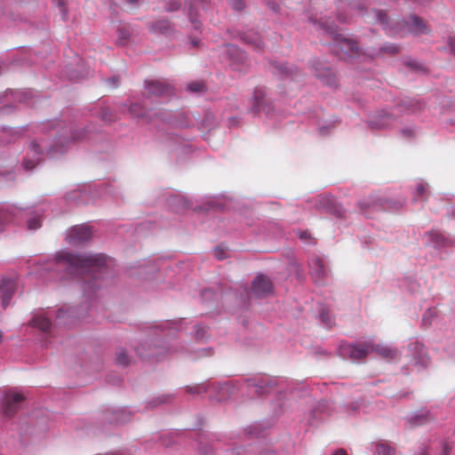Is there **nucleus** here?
I'll use <instances>...</instances> for the list:
<instances>
[{
	"instance_id": "1",
	"label": "nucleus",
	"mask_w": 455,
	"mask_h": 455,
	"mask_svg": "<svg viewBox=\"0 0 455 455\" xmlns=\"http://www.w3.org/2000/svg\"><path fill=\"white\" fill-rule=\"evenodd\" d=\"M58 265H64L71 274L90 275L94 279L106 269V257L97 255H78L61 252L56 255Z\"/></svg>"
},
{
	"instance_id": "33",
	"label": "nucleus",
	"mask_w": 455,
	"mask_h": 455,
	"mask_svg": "<svg viewBox=\"0 0 455 455\" xmlns=\"http://www.w3.org/2000/svg\"><path fill=\"white\" fill-rule=\"evenodd\" d=\"M426 192V188L423 184H419L417 186V194L419 196H423Z\"/></svg>"
},
{
	"instance_id": "23",
	"label": "nucleus",
	"mask_w": 455,
	"mask_h": 455,
	"mask_svg": "<svg viewBox=\"0 0 455 455\" xmlns=\"http://www.w3.org/2000/svg\"><path fill=\"white\" fill-rule=\"evenodd\" d=\"M204 84L203 82H192L188 84V89L194 92H200L204 90Z\"/></svg>"
},
{
	"instance_id": "44",
	"label": "nucleus",
	"mask_w": 455,
	"mask_h": 455,
	"mask_svg": "<svg viewBox=\"0 0 455 455\" xmlns=\"http://www.w3.org/2000/svg\"><path fill=\"white\" fill-rule=\"evenodd\" d=\"M416 420H417L416 424H422L423 423V420H422L421 417H417Z\"/></svg>"
},
{
	"instance_id": "26",
	"label": "nucleus",
	"mask_w": 455,
	"mask_h": 455,
	"mask_svg": "<svg viewBox=\"0 0 455 455\" xmlns=\"http://www.w3.org/2000/svg\"><path fill=\"white\" fill-rule=\"evenodd\" d=\"M280 71L284 74L285 76H292L296 72H297V68H294V67H288V66H282L280 68Z\"/></svg>"
},
{
	"instance_id": "28",
	"label": "nucleus",
	"mask_w": 455,
	"mask_h": 455,
	"mask_svg": "<svg viewBox=\"0 0 455 455\" xmlns=\"http://www.w3.org/2000/svg\"><path fill=\"white\" fill-rule=\"evenodd\" d=\"M41 227V221L39 219H31L28 221V228L29 229L35 230Z\"/></svg>"
},
{
	"instance_id": "24",
	"label": "nucleus",
	"mask_w": 455,
	"mask_h": 455,
	"mask_svg": "<svg viewBox=\"0 0 455 455\" xmlns=\"http://www.w3.org/2000/svg\"><path fill=\"white\" fill-rule=\"evenodd\" d=\"M153 28L156 30L164 33L169 28V22L165 20L157 21Z\"/></svg>"
},
{
	"instance_id": "41",
	"label": "nucleus",
	"mask_w": 455,
	"mask_h": 455,
	"mask_svg": "<svg viewBox=\"0 0 455 455\" xmlns=\"http://www.w3.org/2000/svg\"><path fill=\"white\" fill-rule=\"evenodd\" d=\"M450 45L451 50L455 52V39H451Z\"/></svg>"
},
{
	"instance_id": "11",
	"label": "nucleus",
	"mask_w": 455,
	"mask_h": 455,
	"mask_svg": "<svg viewBox=\"0 0 455 455\" xmlns=\"http://www.w3.org/2000/svg\"><path fill=\"white\" fill-rule=\"evenodd\" d=\"M311 274L314 276L315 282L323 283L327 272L325 267L321 259L315 258L311 263Z\"/></svg>"
},
{
	"instance_id": "50",
	"label": "nucleus",
	"mask_w": 455,
	"mask_h": 455,
	"mask_svg": "<svg viewBox=\"0 0 455 455\" xmlns=\"http://www.w3.org/2000/svg\"><path fill=\"white\" fill-rule=\"evenodd\" d=\"M82 138H83V137H81L80 135H78V136H74V138H73V139H74L75 140H80V139H82Z\"/></svg>"
},
{
	"instance_id": "55",
	"label": "nucleus",
	"mask_w": 455,
	"mask_h": 455,
	"mask_svg": "<svg viewBox=\"0 0 455 455\" xmlns=\"http://www.w3.org/2000/svg\"><path fill=\"white\" fill-rule=\"evenodd\" d=\"M177 8H178V6L173 7V8H171V11H173V10H175V9H177Z\"/></svg>"
},
{
	"instance_id": "21",
	"label": "nucleus",
	"mask_w": 455,
	"mask_h": 455,
	"mask_svg": "<svg viewBox=\"0 0 455 455\" xmlns=\"http://www.w3.org/2000/svg\"><path fill=\"white\" fill-rule=\"evenodd\" d=\"M116 362L121 365H128L130 358L124 349H120L116 353Z\"/></svg>"
},
{
	"instance_id": "52",
	"label": "nucleus",
	"mask_w": 455,
	"mask_h": 455,
	"mask_svg": "<svg viewBox=\"0 0 455 455\" xmlns=\"http://www.w3.org/2000/svg\"><path fill=\"white\" fill-rule=\"evenodd\" d=\"M419 455H428L427 451L420 453Z\"/></svg>"
},
{
	"instance_id": "43",
	"label": "nucleus",
	"mask_w": 455,
	"mask_h": 455,
	"mask_svg": "<svg viewBox=\"0 0 455 455\" xmlns=\"http://www.w3.org/2000/svg\"><path fill=\"white\" fill-rule=\"evenodd\" d=\"M64 315V312L60 309L57 315V318L60 319V317H62Z\"/></svg>"
},
{
	"instance_id": "9",
	"label": "nucleus",
	"mask_w": 455,
	"mask_h": 455,
	"mask_svg": "<svg viewBox=\"0 0 455 455\" xmlns=\"http://www.w3.org/2000/svg\"><path fill=\"white\" fill-rule=\"evenodd\" d=\"M371 352H375L382 358L387 360H393L398 357L399 353L396 349H394L388 346L383 344H374L372 341V347H371Z\"/></svg>"
},
{
	"instance_id": "12",
	"label": "nucleus",
	"mask_w": 455,
	"mask_h": 455,
	"mask_svg": "<svg viewBox=\"0 0 455 455\" xmlns=\"http://www.w3.org/2000/svg\"><path fill=\"white\" fill-rule=\"evenodd\" d=\"M315 76L323 81V83L332 86L336 84L335 75L329 68H315Z\"/></svg>"
},
{
	"instance_id": "7",
	"label": "nucleus",
	"mask_w": 455,
	"mask_h": 455,
	"mask_svg": "<svg viewBox=\"0 0 455 455\" xmlns=\"http://www.w3.org/2000/svg\"><path fill=\"white\" fill-rule=\"evenodd\" d=\"M172 92V86L160 81L152 80L147 83L146 92L150 96L170 94Z\"/></svg>"
},
{
	"instance_id": "10",
	"label": "nucleus",
	"mask_w": 455,
	"mask_h": 455,
	"mask_svg": "<svg viewBox=\"0 0 455 455\" xmlns=\"http://www.w3.org/2000/svg\"><path fill=\"white\" fill-rule=\"evenodd\" d=\"M0 293L3 307H6L14 293V283L12 280H3L0 283Z\"/></svg>"
},
{
	"instance_id": "48",
	"label": "nucleus",
	"mask_w": 455,
	"mask_h": 455,
	"mask_svg": "<svg viewBox=\"0 0 455 455\" xmlns=\"http://www.w3.org/2000/svg\"><path fill=\"white\" fill-rule=\"evenodd\" d=\"M9 177H10V180H13L14 179V174L10 172L8 173Z\"/></svg>"
},
{
	"instance_id": "14",
	"label": "nucleus",
	"mask_w": 455,
	"mask_h": 455,
	"mask_svg": "<svg viewBox=\"0 0 455 455\" xmlns=\"http://www.w3.org/2000/svg\"><path fill=\"white\" fill-rule=\"evenodd\" d=\"M33 327L38 328L40 331L47 332L50 331L52 323L47 317L44 315H35L29 322Z\"/></svg>"
},
{
	"instance_id": "31",
	"label": "nucleus",
	"mask_w": 455,
	"mask_h": 455,
	"mask_svg": "<svg viewBox=\"0 0 455 455\" xmlns=\"http://www.w3.org/2000/svg\"><path fill=\"white\" fill-rule=\"evenodd\" d=\"M233 7L235 10L241 11L244 7V4L242 0H235L233 2Z\"/></svg>"
},
{
	"instance_id": "27",
	"label": "nucleus",
	"mask_w": 455,
	"mask_h": 455,
	"mask_svg": "<svg viewBox=\"0 0 455 455\" xmlns=\"http://www.w3.org/2000/svg\"><path fill=\"white\" fill-rule=\"evenodd\" d=\"M101 119L105 122H112L114 120L112 112L108 108L102 109Z\"/></svg>"
},
{
	"instance_id": "19",
	"label": "nucleus",
	"mask_w": 455,
	"mask_h": 455,
	"mask_svg": "<svg viewBox=\"0 0 455 455\" xmlns=\"http://www.w3.org/2000/svg\"><path fill=\"white\" fill-rule=\"evenodd\" d=\"M411 28L415 33H427V27L423 20L419 17H411Z\"/></svg>"
},
{
	"instance_id": "2",
	"label": "nucleus",
	"mask_w": 455,
	"mask_h": 455,
	"mask_svg": "<svg viewBox=\"0 0 455 455\" xmlns=\"http://www.w3.org/2000/svg\"><path fill=\"white\" fill-rule=\"evenodd\" d=\"M25 400V396L18 392H7L3 401V411L5 416H12L20 409L21 403Z\"/></svg>"
},
{
	"instance_id": "37",
	"label": "nucleus",
	"mask_w": 455,
	"mask_h": 455,
	"mask_svg": "<svg viewBox=\"0 0 455 455\" xmlns=\"http://www.w3.org/2000/svg\"><path fill=\"white\" fill-rule=\"evenodd\" d=\"M108 82L113 84V87H116L117 85L118 79L116 77H112Z\"/></svg>"
},
{
	"instance_id": "25",
	"label": "nucleus",
	"mask_w": 455,
	"mask_h": 455,
	"mask_svg": "<svg viewBox=\"0 0 455 455\" xmlns=\"http://www.w3.org/2000/svg\"><path fill=\"white\" fill-rule=\"evenodd\" d=\"M37 164H38V158L32 159V160L26 159L23 161L22 165L26 170H32L36 166Z\"/></svg>"
},
{
	"instance_id": "39",
	"label": "nucleus",
	"mask_w": 455,
	"mask_h": 455,
	"mask_svg": "<svg viewBox=\"0 0 455 455\" xmlns=\"http://www.w3.org/2000/svg\"><path fill=\"white\" fill-rule=\"evenodd\" d=\"M333 455H347V454L345 450L340 449V450L336 451Z\"/></svg>"
},
{
	"instance_id": "17",
	"label": "nucleus",
	"mask_w": 455,
	"mask_h": 455,
	"mask_svg": "<svg viewBox=\"0 0 455 455\" xmlns=\"http://www.w3.org/2000/svg\"><path fill=\"white\" fill-rule=\"evenodd\" d=\"M394 448L386 443L379 442L375 444V455H394Z\"/></svg>"
},
{
	"instance_id": "20",
	"label": "nucleus",
	"mask_w": 455,
	"mask_h": 455,
	"mask_svg": "<svg viewBox=\"0 0 455 455\" xmlns=\"http://www.w3.org/2000/svg\"><path fill=\"white\" fill-rule=\"evenodd\" d=\"M426 235L435 246L441 245L444 240L442 234L437 231H430L427 233Z\"/></svg>"
},
{
	"instance_id": "32",
	"label": "nucleus",
	"mask_w": 455,
	"mask_h": 455,
	"mask_svg": "<svg viewBox=\"0 0 455 455\" xmlns=\"http://www.w3.org/2000/svg\"><path fill=\"white\" fill-rule=\"evenodd\" d=\"M386 52H391V53H396L398 52V47L396 45H387L384 49Z\"/></svg>"
},
{
	"instance_id": "6",
	"label": "nucleus",
	"mask_w": 455,
	"mask_h": 455,
	"mask_svg": "<svg viewBox=\"0 0 455 455\" xmlns=\"http://www.w3.org/2000/svg\"><path fill=\"white\" fill-rule=\"evenodd\" d=\"M395 121L393 115L385 110L376 113L369 121L370 126L375 129H383L391 125Z\"/></svg>"
},
{
	"instance_id": "45",
	"label": "nucleus",
	"mask_w": 455,
	"mask_h": 455,
	"mask_svg": "<svg viewBox=\"0 0 455 455\" xmlns=\"http://www.w3.org/2000/svg\"><path fill=\"white\" fill-rule=\"evenodd\" d=\"M198 389H199V387H194V388H193V387H190V388H189V391H190V392H193V393H194V392H197V393H198V392H199V391H198Z\"/></svg>"
},
{
	"instance_id": "16",
	"label": "nucleus",
	"mask_w": 455,
	"mask_h": 455,
	"mask_svg": "<svg viewBox=\"0 0 455 455\" xmlns=\"http://www.w3.org/2000/svg\"><path fill=\"white\" fill-rule=\"evenodd\" d=\"M361 210L363 211V214L369 216L370 215V209L372 208L375 211H380L382 209V205L380 204L379 201L369 199L364 200L360 203Z\"/></svg>"
},
{
	"instance_id": "51",
	"label": "nucleus",
	"mask_w": 455,
	"mask_h": 455,
	"mask_svg": "<svg viewBox=\"0 0 455 455\" xmlns=\"http://www.w3.org/2000/svg\"><path fill=\"white\" fill-rule=\"evenodd\" d=\"M231 51H232V52H238V49H237V48H235V46H232V47H231Z\"/></svg>"
},
{
	"instance_id": "40",
	"label": "nucleus",
	"mask_w": 455,
	"mask_h": 455,
	"mask_svg": "<svg viewBox=\"0 0 455 455\" xmlns=\"http://www.w3.org/2000/svg\"><path fill=\"white\" fill-rule=\"evenodd\" d=\"M450 450H451V448H450V447H448V445H447V444H445V445H444V447H443V452H442V455H448V453H449Z\"/></svg>"
},
{
	"instance_id": "5",
	"label": "nucleus",
	"mask_w": 455,
	"mask_h": 455,
	"mask_svg": "<svg viewBox=\"0 0 455 455\" xmlns=\"http://www.w3.org/2000/svg\"><path fill=\"white\" fill-rule=\"evenodd\" d=\"M372 347V340L364 341L355 345H350L344 348L345 352L349 355V357L354 360L365 358L371 353Z\"/></svg>"
},
{
	"instance_id": "8",
	"label": "nucleus",
	"mask_w": 455,
	"mask_h": 455,
	"mask_svg": "<svg viewBox=\"0 0 455 455\" xmlns=\"http://www.w3.org/2000/svg\"><path fill=\"white\" fill-rule=\"evenodd\" d=\"M320 206L326 210L327 212L336 216L342 217L344 215V209L341 205L337 204L332 196H324L320 199Z\"/></svg>"
},
{
	"instance_id": "53",
	"label": "nucleus",
	"mask_w": 455,
	"mask_h": 455,
	"mask_svg": "<svg viewBox=\"0 0 455 455\" xmlns=\"http://www.w3.org/2000/svg\"><path fill=\"white\" fill-rule=\"evenodd\" d=\"M193 44H194V46H196L197 45V42L193 41Z\"/></svg>"
},
{
	"instance_id": "35",
	"label": "nucleus",
	"mask_w": 455,
	"mask_h": 455,
	"mask_svg": "<svg viewBox=\"0 0 455 455\" xmlns=\"http://www.w3.org/2000/svg\"><path fill=\"white\" fill-rule=\"evenodd\" d=\"M189 17H190V20H191V22L194 24V27H195L196 28H199L200 23H199L196 20H195V19L193 18V16H192V10H190V12H189Z\"/></svg>"
},
{
	"instance_id": "22",
	"label": "nucleus",
	"mask_w": 455,
	"mask_h": 455,
	"mask_svg": "<svg viewBox=\"0 0 455 455\" xmlns=\"http://www.w3.org/2000/svg\"><path fill=\"white\" fill-rule=\"evenodd\" d=\"M342 49L348 50L350 52V55L354 53H357L358 52V46L355 42L351 40H344L341 45Z\"/></svg>"
},
{
	"instance_id": "13",
	"label": "nucleus",
	"mask_w": 455,
	"mask_h": 455,
	"mask_svg": "<svg viewBox=\"0 0 455 455\" xmlns=\"http://www.w3.org/2000/svg\"><path fill=\"white\" fill-rule=\"evenodd\" d=\"M243 41H244L246 44L252 46V48L256 51H262L264 48V44L261 41L260 36L259 34L251 32L243 35L242 36Z\"/></svg>"
},
{
	"instance_id": "49",
	"label": "nucleus",
	"mask_w": 455,
	"mask_h": 455,
	"mask_svg": "<svg viewBox=\"0 0 455 455\" xmlns=\"http://www.w3.org/2000/svg\"><path fill=\"white\" fill-rule=\"evenodd\" d=\"M3 336H4L3 331H0V344L3 341Z\"/></svg>"
},
{
	"instance_id": "3",
	"label": "nucleus",
	"mask_w": 455,
	"mask_h": 455,
	"mask_svg": "<svg viewBox=\"0 0 455 455\" xmlns=\"http://www.w3.org/2000/svg\"><path fill=\"white\" fill-rule=\"evenodd\" d=\"M92 235V232L89 226H76L68 232L67 241L68 243L76 245L89 241Z\"/></svg>"
},
{
	"instance_id": "42",
	"label": "nucleus",
	"mask_w": 455,
	"mask_h": 455,
	"mask_svg": "<svg viewBox=\"0 0 455 455\" xmlns=\"http://www.w3.org/2000/svg\"><path fill=\"white\" fill-rule=\"evenodd\" d=\"M101 455H122V454L119 452L114 451V452H107V453L101 454Z\"/></svg>"
},
{
	"instance_id": "46",
	"label": "nucleus",
	"mask_w": 455,
	"mask_h": 455,
	"mask_svg": "<svg viewBox=\"0 0 455 455\" xmlns=\"http://www.w3.org/2000/svg\"><path fill=\"white\" fill-rule=\"evenodd\" d=\"M127 3L134 4L138 2V0H125Z\"/></svg>"
},
{
	"instance_id": "15",
	"label": "nucleus",
	"mask_w": 455,
	"mask_h": 455,
	"mask_svg": "<svg viewBox=\"0 0 455 455\" xmlns=\"http://www.w3.org/2000/svg\"><path fill=\"white\" fill-rule=\"evenodd\" d=\"M265 98V91L262 88H256L252 98V110L256 113L261 109L264 110L263 101Z\"/></svg>"
},
{
	"instance_id": "54",
	"label": "nucleus",
	"mask_w": 455,
	"mask_h": 455,
	"mask_svg": "<svg viewBox=\"0 0 455 455\" xmlns=\"http://www.w3.org/2000/svg\"><path fill=\"white\" fill-rule=\"evenodd\" d=\"M404 133H407L408 136L411 135V132L410 131L404 132Z\"/></svg>"
},
{
	"instance_id": "4",
	"label": "nucleus",
	"mask_w": 455,
	"mask_h": 455,
	"mask_svg": "<svg viewBox=\"0 0 455 455\" xmlns=\"http://www.w3.org/2000/svg\"><path fill=\"white\" fill-rule=\"evenodd\" d=\"M272 290L271 281L264 275H259L252 282L251 291L256 297L267 296L272 292Z\"/></svg>"
},
{
	"instance_id": "47",
	"label": "nucleus",
	"mask_w": 455,
	"mask_h": 455,
	"mask_svg": "<svg viewBox=\"0 0 455 455\" xmlns=\"http://www.w3.org/2000/svg\"><path fill=\"white\" fill-rule=\"evenodd\" d=\"M307 236H309V235H308L307 232H305V233H303V234L301 235V238H306V237H307Z\"/></svg>"
},
{
	"instance_id": "38",
	"label": "nucleus",
	"mask_w": 455,
	"mask_h": 455,
	"mask_svg": "<svg viewBox=\"0 0 455 455\" xmlns=\"http://www.w3.org/2000/svg\"><path fill=\"white\" fill-rule=\"evenodd\" d=\"M7 220V213L5 212H0V221Z\"/></svg>"
},
{
	"instance_id": "29",
	"label": "nucleus",
	"mask_w": 455,
	"mask_h": 455,
	"mask_svg": "<svg viewBox=\"0 0 455 455\" xmlns=\"http://www.w3.org/2000/svg\"><path fill=\"white\" fill-rule=\"evenodd\" d=\"M214 256L218 259H223L226 258V251L221 247H216L214 250Z\"/></svg>"
},
{
	"instance_id": "34",
	"label": "nucleus",
	"mask_w": 455,
	"mask_h": 455,
	"mask_svg": "<svg viewBox=\"0 0 455 455\" xmlns=\"http://www.w3.org/2000/svg\"><path fill=\"white\" fill-rule=\"evenodd\" d=\"M139 108H140V106L138 104H132L130 107V111H131V113L134 114L136 116H140Z\"/></svg>"
},
{
	"instance_id": "18",
	"label": "nucleus",
	"mask_w": 455,
	"mask_h": 455,
	"mask_svg": "<svg viewBox=\"0 0 455 455\" xmlns=\"http://www.w3.org/2000/svg\"><path fill=\"white\" fill-rule=\"evenodd\" d=\"M130 30L127 27H121L117 29V43L124 45L128 43L130 38Z\"/></svg>"
},
{
	"instance_id": "36",
	"label": "nucleus",
	"mask_w": 455,
	"mask_h": 455,
	"mask_svg": "<svg viewBox=\"0 0 455 455\" xmlns=\"http://www.w3.org/2000/svg\"><path fill=\"white\" fill-rule=\"evenodd\" d=\"M83 279L84 280L85 282V287L84 289L87 290V289H93L94 288V285L93 284H91V282L86 280V277L85 276H83Z\"/></svg>"
},
{
	"instance_id": "30",
	"label": "nucleus",
	"mask_w": 455,
	"mask_h": 455,
	"mask_svg": "<svg viewBox=\"0 0 455 455\" xmlns=\"http://www.w3.org/2000/svg\"><path fill=\"white\" fill-rule=\"evenodd\" d=\"M30 148L36 155H39L42 153L39 144H37L35 141L30 144Z\"/></svg>"
}]
</instances>
